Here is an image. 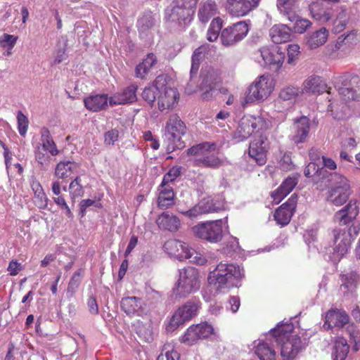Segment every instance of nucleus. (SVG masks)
Masks as SVG:
<instances>
[{"label":"nucleus","mask_w":360,"mask_h":360,"mask_svg":"<svg viewBox=\"0 0 360 360\" xmlns=\"http://www.w3.org/2000/svg\"><path fill=\"white\" fill-rule=\"evenodd\" d=\"M309 11L311 18L321 23L330 21L333 16V7L323 0L313 1L309 5Z\"/></svg>","instance_id":"6ab92c4d"},{"label":"nucleus","mask_w":360,"mask_h":360,"mask_svg":"<svg viewBox=\"0 0 360 360\" xmlns=\"http://www.w3.org/2000/svg\"><path fill=\"white\" fill-rule=\"evenodd\" d=\"M300 94H302V92L299 87L290 85L283 88L280 91L278 98L280 101L293 103Z\"/></svg>","instance_id":"a18cd8bd"},{"label":"nucleus","mask_w":360,"mask_h":360,"mask_svg":"<svg viewBox=\"0 0 360 360\" xmlns=\"http://www.w3.org/2000/svg\"><path fill=\"white\" fill-rule=\"evenodd\" d=\"M157 63L156 56L153 53H148L143 61L136 65L135 69L136 77L141 79H146Z\"/></svg>","instance_id":"f704fd0d"},{"label":"nucleus","mask_w":360,"mask_h":360,"mask_svg":"<svg viewBox=\"0 0 360 360\" xmlns=\"http://www.w3.org/2000/svg\"><path fill=\"white\" fill-rule=\"evenodd\" d=\"M188 245L176 239H170L164 244L165 251L171 257L179 260L187 259L188 255Z\"/></svg>","instance_id":"cd10ccee"},{"label":"nucleus","mask_w":360,"mask_h":360,"mask_svg":"<svg viewBox=\"0 0 360 360\" xmlns=\"http://www.w3.org/2000/svg\"><path fill=\"white\" fill-rule=\"evenodd\" d=\"M349 316L345 311L331 309L326 314L323 328L329 330L333 328H342L347 326L346 330L354 343V349L357 351L360 345V333L355 325L349 323Z\"/></svg>","instance_id":"20e7f679"},{"label":"nucleus","mask_w":360,"mask_h":360,"mask_svg":"<svg viewBox=\"0 0 360 360\" xmlns=\"http://www.w3.org/2000/svg\"><path fill=\"white\" fill-rule=\"evenodd\" d=\"M214 143H202L187 150L188 155H193V165L201 167L217 168L221 165V160L212 152L215 150Z\"/></svg>","instance_id":"6e6552de"},{"label":"nucleus","mask_w":360,"mask_h":360,"mask_svg":"<svg viewBox=\"0 0 360 360\" xmlns=\"http://www.w3.org/2000/svg\"><path fill=\"white\" fill-rule=\"evenodd\" d=\"M310 129L309 120L306 116H302L294 120L291 128L290 139L295 143H304L309 134Z\"/></svg>","instance_id":"412c9836"},{"label":"nucleus","mask_w":360,"mask_h":360,"mask_svg":"<svg viewBox=\"0 0 360 360\" xmlns=\"http://www.w3.org/2000/svg\"><path fill=\"white\" fill-rule=\"evenodd\" d=\"M81 177H75L69 185L70 195L72 199L81 197L84 194V187L81 183Z\"/></svg>","instance_id":"3c124183"},{"label":"nucleus","mask_w":360,"mask_h":360,"mask_svg":"<svg viewBox=\"0 0 360 360\" xmlns=\"http://www.w3.org/2000/svg\"><path fill=\"white\" fill-rule=\"evenodd\" d=\"M203 52L204 47L202 46L199 47L194 51L191 58V68L190 71L191 77H193L197 74Z\"/></svg>","instance_id":"603ef678"},{"label":"nucleus","mask_w":360,"mask_h":360,"mask_svg":"<svg viewBox=\"0 0 360 360\" xmlns=\"http://www.w3.org/2000/svg\"><path fill=\"white\" fill-rule=\"evenodd\" d=\"M48 201L49 199L46 197L44 190L39 192L34 193L33 202L39 209H46L48 206Z\"/></svg>","instance_id":"13d9d810"},{"label":"nucleus","mask_w":360,"mask_h":360,"mask_svg":"<svg viewBox=\"0 0 360 360\" xmlns=\"http://www.w3.org/2000/svg\"><path fill=\"white\" fill-rule=\"evenodd\" d=\"M141 97L151 106L157 102L158 109L163 111L176 106L179 94L176 89L167 85L163 76H158L151 84L143 89Z\"/></svg>","instance_id":"f257e3e1"},{"label":"nucleus","mask_w":360,"mask_h":360,"mask_svg":"<svg viewBox=\"0 0 360 360\" xmlns=\"http://www.w3.org/2000/svg\"><path fill=\"white\" fill-rule=\"evenodd\" d=\"M259 1L260 0H226V8L231 15L243 17L256 7Z\"/></svg>","instance_id":"aec40b11"},{"label":"nucleus","mask_w":360,"mask_h":360,"mask_svg":"<svg viewBox=\"0 0 360 360\" xmlns=\"http://www.w3.org/2000/svg\"><path fill=\"white\" fill-rule=\"evenodd\" d=\"M281 345V356L283 360H290L295 357L297 353L302 349L303 343L297 335H290L281 342H276Z\"/></svg>","instance_id":"5701e85b"},{"label":"nucleus","mask_w":360,"mask_h":360,"mask_svg":"<svg viewBox=\"0 0 360 360\" xmlns=\"http://www.w3.org/2000/svg\"><path fill=\"white\" fill-rule=\"evenodd\" d=\"M78 165L72 161H60L55 168L54 174L58 179H66L70 177L77 169Z\"/></svg>","instance_id":"ea45409f"},{"label":"nucleus","mask_w":360,"mask_h":360,"mask_svg":"<svg viewBox=\"0 0 360 360\" xmlns=\"http://www.w3.org/2000/svg\"><path fill=\"white\" fill-rule=\"evenodd\" d=\"M292 0H278L277 7L281 13L288 15V19L293 21L295 18V5Z\"/></svg>","instance_id":"8fccbe9b"},{"label":"nucleus","mask_w":360,"mask_h":360,"mask_svg":"<svg viewBox=\"0 0 360 360\" xmlns=\"http://www.w3.org/2000/svg\"><path fill=\"white\" fill-rule=\"evenodd\" d=\"M179 354L174 349L172 342H167L163 345L161 354L158 356L157 360H179Z\"/></svg>","instance_id":"de8ad7c7"},{"label":"nucleus","mask_w":360,"mask_h":360,"mask_svg":"<svg viewBox=\"0 0 360 360\" xmlns=\"http://www.w3.org/2000/svg\"><path fill=\"white\" fill-rule=\"evenodd\" d=\"M181 173V167H173L171 168L167 173H166L160 185L165 186H171L170 184L173 183L174 180L178 178Z\"/></svg>","instance_id":"5fc2aeb1"},{"label":"nucleus","mask_w":360,"mask_h":360,"mask_svg":"<svg viewBox=\"0 0 360 360\" xmlns=\"http://www.w3.org/2000/svg\"><path fill=\"white\" fill-rule=\"evenodd\" d=\"M258 54L263 62L262 63V61L259 60V63L269 66L276 71L281 68L285 58V52L277 46L262 47L258 51Z\"/></svg>","instance_id":"ddd939ff"},{"label":"nucleus","mask_w":360,"mask_h":360,"mask_svg":"<svg viewBox=\"0 0 360 360\" xmlns=\"http://www.w3.org/2000/svg\"><path fill=\"white\" fill-rule=\"evenodd\" d=\"M155 23V18L150 12L146 13L141 17L137 22V27L141 34L147 32L153 28Z\"/></svg>","instance_id":"49530a36"},{"label":"nucleus","mask_w":360,"mask_h":360,"mask_svg":"<svg viewBox=\"0 0 360 360\" xmlns=\"http://www.w3.org/2000/svg\"><path fill=\"white\" fill-rule=\"evenodd\" d=\"M293 325L290 323H278L276 328L271 330L269 337L275 342H281L285 338L290 337Z\"/></svg>","instance_id":"58836bf2"},{"label":"nucleus","mask_w":360,"mask_h":360,"mask_svg":"<svg viewBox=\"0 0 360 360\" xmlns=\"http://www.w3.org/2000/svg\"><path fill=\"white\" fill-rule=\"evenodd\" d=\"M300 90L302 94H321L327 91V85L321 77L311 75L304 80Z\"/></svg>","instance_id":"bb28decb"},{"label":"nucleus","mask_w":360,"mask_h":360,"mask_svg":"<svg viewBox=\"0 0 360 360\" xmlns=\"http://www.w3.org/2000/svg\"><path fill=\"white\" fill-rule=\"evenodd\" d=\"M248 25L240 21L229 26L221 32L220 39L224 46H231L241 41L248 33Z\"/></svg>","instance_id":"4468645a"},{"label":"nucleus","mask_w":360,"mask_h":360,"mask_svg":"<svg viewBox=\"0 0 360 360\" xmlns=\"http://www.w3.org/2000/svg\"><path fill=\"white\" fill-rule=\"evenodd\" d=\"M96 206L97 207H101V203L91 199L82 200L79 202V210L82 217H84L86 212V210L91 206Z\"/></svg>","instance_id":"774afa93"},{"label":"nucleus","mask_w":360,"mask_h":360,"mask_svg":"<svg viewBox=\"0 0 360 360\" xmlns=\"http://www.w3.org/2000/svg\"><path fill=\"white\" fill-rule=\"evenodd\" d=\"M158 227L161 229L175 232L179 230L181 223L179 219L169 212H163L156 220Z\"/></svg>","instance_id":"473e14b6"},{"label":"nucleus","mask_w":360,"mask_h":360,"mask_svg":"<svg viewBox=\"0 0 360 360\" xmlns=\"http://www.w3.org/2000/svg\"><path fill=\"white\" fill-rule=\"evenodd\" d=\"M17 39L18 37L14 35L4 34L0 38V44L4 49L6 48L7 49L12 50L17 41Z\"/></svg>","instance_id":"680f3d73"},{"label":"nucleus","mask_w":360,"mask_h":360,"mask_svg":"<svg viewBox=\"0 0 360 360\" xmlns=\"http://www.w3.org/2000/svg\"><path fill=\"white\" fill-rule=\"evenodd\" d=\"M264 124V120L259 117L245 115L238 123L234 137L239 141L247 139L255 130L262 129Z\"/></svg>","instance_id":"2eb2a0df"},{"label":"nucleus","mask_w":360,"mask_h":360,"mask_svg":"<svg viewBox=\"0 0 360 360\" xmlns=\"http://www.w3.org/2000/svg\"><path fill=\"white\" fill-rule=\"evenodd\" d=\"M356 278V274L352 272L340 275L341 285L340 290L345 296H348L355 290Z\"/></svg>","instance_id":"37998d69"},{"label":"nucleus","mask_w":360,"mask_h":360,"mask_svg":"<svg viewBox=\"0 0 360 360\" xmlns=\"http://www.w3.org/2000/svg\"><path fill=\"white\" fill-rule=\"evenodd\" d=\"M243 276V269L238 265L220 262L210 271L208 281L217 290H222L236 287Z\"/></svg>","instance_id":"f03ea898"},{"label":"nucleus","mask_w":360,"mask_h":360,"mask_svg":"<svg viewBox=\"0 0 360 360\" xmlns=\"http://www.w3.org/2000/svg\"><path fill=\"white\" fill-rule=\"evenodd\" d=\"M350 20V15L345 6H341L333 20V32L340 33L343 31Z\"/></svg>","instance_id":"79ce46f5"},{"label":"nucleus","mask_w":360,"mask_h":360,"mask_svg":"<svg viewBox=\"0 0 360 360\" xmlns=\"http://www.w3.org/2000/svg\"><path fill=\"white\" fill-rule=\"evenodd\" d=\"M345 82V80H342V86H339L338 83L335 82V88L338 89V96L341 101L335 98H328V101L330 102L328 110L331 111L333 115L338 119L342 117V114L347 109L345 104L349 101L356 99L354 91L347 82L344 83Z\"/></svg>","instance_id":"9d476101"},{"label":"nucleus","mask_w":360,"mask_h":360,"mask_svg":"<svg viewBox=\"0 0 360 360\" xmlns=\"http://www.w3.org/2000/svg\"><path fill=\"white\" fill-rule=\"evenodd\" d=\"M328 37V30L326 27H321L308 36L307 44L311 49H314L323 45Z\"/></svg>","instance_id":"a19ab883"},{"label":"nucleus","mask_w":360,"mask_h":360,"mask_svg":"<svg viewBox=\"0 0 360 360\" xmlns=\"http://www.w3.org/2000/svg\"><path fill=\"white\" fill-rule=\"evenodd\" d=\"M217 13L218 8L216 3L214 1L208 0L200 4L198 15L200 22L206 23Z\"/></svg>","instance_id":"4c0bfd02"},{"label":"nucleus","mask_w":360,"mask_h":360,"mask_svg":"<svg viewBox=\"0 0 360 360\" xmlns=\"http://www.w3.org/2000/svg\"><path fill=\"white\" fill-rule=\"evenodd\" d=\"M85 108L91 112H99L108 108L109 98L107 94L89 95L84 98Z\"/></svg>","instance_id":"c756f323"},{"label":"nucleus","mask_w":360,"mask_h":360,"mask_svg":"<svg viewBox=\"0 0 360 360\" xmlns=\"http://www.w3.org/2000/svg\"><path fill=\"white\" fill-rule=\"evenodd\" d=\"M17 122L19 134L22 136H25L28 129L29 120L22 111H18L17 113Z\"/></svg>","instance_id":"4d7b16f0"},{"label":"nucleus","mask_w":360,"mask_h":360,"mask_svg":"<svg viewBox=\"0 0 360 360\" xmlns=\"http://www.w3.org/2000/svg\"><path fill=\"white\" fill-rule=\"evenodd\" d=\"M349 347L347 340L343 338H338L335 342L333 360H345L349 352Z\"/></svg>","instance_id":"c03bdc74"},{"label":"nucleus","mask_w":360,"mask_h":360,"mask_svg":"<svg viewBox=\"0 0 360 360\" xmlns=\"http://www.w3.org/2000/svg\"><path fill=\"white\" fill-rule=\"evenodd\" d=\"M186 124L179 115L176 114L169 115L166 122L164 134L167 153H169L176 149H181L185 147L182 136L186 134Z\"/></svg>","instance_id":"7ed1b4c3"},{"label":"nucleus","mask_w":360,"mask_h":360,"mask_svg":"<svg viewBox=\"0 0 360 360\" xmlns=\"http://www.w3.org/2000/svg\"><path fill=\"white\" fill-rule=\"evenodd\" d=\"M193 328V325L186 330L184 335L180 338L181 342L187 345H193L199 340V336Z\"/></svg>","instance_id":"6e6d98bb"},{"label":"nucleus","mask_w":360,"mask_h":360,"mask_svg":"<svg viewBox=\"0 0 360 360\" xmlns=\"http://www.w3.org/2000/svg\"><path fill=\"white\" fill-rule=\"evenodd\" d=\"M278 162L281 168L283 170L288 171L292 168L291 157L289 154L281 153Z\"/></svg>","instance_id":"0e129e2a"},{"label":"nucleus","mask_w":360,"mask_h":360,"mask_svg":"<svg viewBox=\"0 0 360 360\" xmlns=\"http://www.w3.org/2000/svg\"><path fill=\"white\" fill-rule=\"evenodd\" d=\"M311 25V22L307 19H297L295 22L294 29L297 33H303Z\"/></svg>","instance_id":"69168bd1"},{"label":"nucleus","mask_w":360,"mask_h":360,"mask_svg":"<svg viewBox=\"0 0 360 360\" xmlns=\"http://www.w3.org/2000/svg\"><path fill=\"white\" fill-rule=\"evenodd\" d=\"M274 341L269 336L264 340H258L255 342V354L260 360H276V352L270 345Z\"/></svg>","instance_id":"7c9ffc66"},{"label":"nucleus","mask_w":360,"mask_h":360,"mask_svg":"<svg viewBox=\"0 0 360 360\" xmlns=\"http://www.w3.org/2000/svg\"><path fill=\"white\" fill-rule=\"evenodd\" d=\"M239 249V243L235 237H230L226 243L225 247L222 249L224 254L231 256L232 254Z\"/></svg>","instance_id":"bf43d9fd"},{"label":"nucleus","mask_w":360,"mask_h":360,"mask_svg":"<svg viewBox=\"0 0 360 360\" xmlns=\"http://www.w3.org/2000/svg\"><path fill=\"white\" fill-rule=\"evenodd\" d=\"M200 286L198 271L188 266L179 270V278L173 288V292L176 298H184L198 291Z\"/></svg>","instance_id":"39448f33"},{"label":"nucleus","mask_w":360,"mask_h":360,"mask_svg":"<svg viewBox=\"0 0 360 360\" xmlns=\"http://www.w3.org/2000/svg\"><path fill=\"white\" fill-rule=\"evenodd\" d=\"M158 206L166 209L174 203V192L172 186L160 185L158 189Z\"/></svg>","instance_id":"e433bc0d"},{"label":"nucleus","mask_w":360,"mask_h":360,"mask_svg":"<svg viewBox=\"0 0 360 360\" xmlns=\"http://www.w3.org/2000/svg\"><path fill=\"white\" fill-rule=\"evenodd\" d=\"M297 184L296 177L287 178L282 184L271 193L273 201L278 204L287 195H288Z\"/></svg>","instance_id":"72a5a7b5"},{"label":"nucleus","mask_w":360,"mask_h":360,"mask_svg":"<svg viewBox=\"0 0 360 360\" xmlns=\"http://www.w3.org/2000/svg\"><path fill=\"white\" fill-rule=\"evenodd\" d=\"M193 13L183 6L172 1L165 10V18L179 26L184 27L188 25L193 20Z\"/></svg>","instance_id":"dca6fc26"},{"label":"nucleus","mask_w":360,"mask_h":360,"mask_svg":"<svg viewBox=\"0 0 360 360\" xmlns=\"http://www.w3.org/2000/svg\"><path fill=\"white\" fill-rule=\"evenodd\" d=\"M188 255L189 257H188L187 259H189L191 262L195 263L198 265H203L207 262L206 257L202 254L197 252L193 248H188Z\"/></svg>","instance_id":"052dcab7"},{"label":"nucleus","mask_w":360,"mask_h":360,"mask_svg":"<svg viewBox=\"0 0 360 360\" xmlns=\"http://www.w3.org/2000/svg\"><path fill=\"white\" fill-rule=\"evenodd\" d=\"M359 43L357 31L352 30L339 36L335 44V50L345 52L350 51Z\"/></svg>","instance_id":"2f4dec72"},{"label":"nucleus","mask_w":360,"mask_h":360,"mask_svg":"<svg viewBox=\"0 0 360 360\" xmlns=\"http://www.w3.org/2000/svg\"><path fill=\"white\" fill-rule=\"evenodd\" d=\"M40 136V142L34 148V156L39 165L45 166L50 162V157L45 151L52 156H56L59 154V150L47 128L41 129Z\"/></svg>","instance_id":"1a4fd4ad"},{"label":"nucleus","mask_w":360,"mask_h":360,"mask_svg":"<svg viewBox=\"0 0 360 360\" xmlns=\"http://www.w3.org/2000/svg\"><path fill=\"white\" fill-rule=\"evenodd\" d=\"M300 54V46L297 44H292L288 47V63L292 65Z\"/></svg>","instance_id":"e2e57ef3"},{"label":"nucleus","mask_w":360,"mask_h":360,"mask_svg":"<svg viewBox=\"0 0 360 360\" xmlns=\"http://www.w3.org/2000/svg\"><path fill=\"white\" fill-rule=\"evenodd\" d=\"M202 82L200 84L201 97L203 100H209L213 95L219 77L217 72L210 70L202 73Z\"/></svg>","instance_id":"393cba45"},{"label":"nucleus","mask_w":360,"mask_h":360,"mask_svg":"<svg viewBox=\"0 0 360 360\" xmlns=\"http://www.w3.org/2000/svg\"><path fill=\"white\" fill-rule=\"evenodd\" d=\"M121 307L128 315L143 316L146 314L143 302L136 297H127L122 300Z\"/></svg>","instance_id":"c85d7f7f"},{"label":"nucleus","mask_w":360,"mask_h":360,"mask_svg":"<svg viewBox=\"0 0 360 360\" xmlns=\"http://www.w3.org/2000/svg\"><path fill=\"white\" fill-rule=\"evenodd\" d=\"M359 214V207L355 200H351L347 205L338 211L334 215V221L340 226L348 225Z\"/></svg>","instance_id":"a878e982"},{"label":"nucleus","mask_w":360,"mask_h":360,"mask_svg":"<svg viewBox=\"0 0 360 360\" xmlns=\"http://www.w3.org/2000/svg\"><path fill=\"white\" fill-rule=\"evenodd\" d=\"M193 326V328L196 330L198 336H199V340L208 338L214 333V328L207 322Z\"/></svg>","instance_id":"864d4df0"},{"label":"nucleus","mask_w":360,"mask_h":360,"mask_svg":"<svg viewBox=\"0 0 360 360\" xmlns=\"http://www.w3.org/2000/svg\"><path fill=\"white\" fill-rule=\"evenodd\" d=\"M137 89L138 86L135 84H132L121 91L115 93L109 98V105L110 106H115L130 104L135 102L137 100Z\"/></svg>","instance_id":"4be33fe9"},{"label":"nucleus","mask_w":360,"mask_h":360,"mask_svg":"<svg viewBox=\"0 0 360 360\" xmlns=\"http://www.w3.org/2000/svg\"><path fill=\"white\" fill-rule=\"evenodd\" d=\"M290 30L285 25H274L269 30V37L275 44L288 42L290 39Z\"/></svg>","instance_id":"c9c22d12"},{"label":"nucleus","mask_w":360,"mask_h":360,"mask_svg":"<svg viewBox=\"0 0 360 360\" xmlns=\"http://www.w3.org/2000/svg\"><path fill=\"white\" fill-rule=\"evenodd\" d=\"M222 224V219L210 221L195 225L192 230L197 237L210 243H217L223 236Z\"/></svg>","instance_id":"f8f14e48"},{"label":"nucleus","mask_w":360,"mask_h":360,"mask_svg":"<svg viewBox=\"0 0 360 360\" xmlns=\"http://www.w3.org/2000/svg\"><path fill=\"white\" fill-rule=\"evenodd\" d=\"M199 0H173L172 1L183 6L187 10H190L193 14L195 11L196 5Z\"/></svg>","instance_id":"338daca9"},{"label":"nucleus","mask_w":360,"mask_h":360,"mask_svg":"<svg viewBox=\"0 0 360 360\" xmlns=\"http://www.w3.org/2000/svg\"><path fill=\"white\" fill-rule=\"evenodd\" d=\"M222 27V20L219 18H215L211 22L208 30L207 32V39L209 41H216L219 34V32L221 30Z\"/></svg>","instance_id":"09e8293b"},{"label":"nucleus","mask_w":360,"mask_h":360,"mask_svg":"<svg viewBox=\"0 0 360 360\" xmlns=\"http://www.w3.org/2000/svg\"><path fill=\"white\" fill-rule=\"evenodd\" d=\"M332 185L326 192L327 202L336 207L345 204L349 199L352 189L349 181L339 173H334L331 176Z\"/></svg>","instance_id":"0eeeda50"},{"label":"nucleus","mask_w":360,"mask_h":360,"mask_svg":"<svg viewBox=\"0 0 360 360\" xmlns=\"http://www.w3.org/2000/svg\"><path fill=\"white\" fill-rule=\"evenodd\" d=\"M269 143L266 136L261 134L255 137L249 146V155L258 165L262 166L266 162V153Z\"/></svg>","instance_id":"f3484780"},{"label":"nucleus","mask_w":360,"mask_h":360,"mask_svg":"<svg viewBox=\"0 0 360 360\" xmlns=\"http://www.w3.org/2000/svg\"><path fill=\"white\" fill-rule=\"evenodd\" d=\"M297 202V195H292L286 202L283 203L275 211L274 217L278 224L285 226L290 222Z\"/></svg>","instance_id":"b1692460"},{"label":"nucleus","mask_w":360,"mask_h":360,"mask_svg":"<svg viewBox=\"0 0 360 360\" xmlns=\"http://www.w3.org/2000/svg\"><path fill=\"white\" fill-rule=\"evenodd\" d=\"M360 232L358 225H352L348 231L342 229H335L333 231V252L330 258L334 262H339L348 252L352 243V235L356 236Z\"/></svg>","instance_id":"423d86ee"},{"label":"nucleus","mask_w":360,"mask_h":360,"mask_svg":"<svg viewBox=\"0 0 360 360\" xmlns=\"http://www.w3.org/2000/svg\"><path fill=\"white\" fill-rule=\"evenodd\" d=\"M274 89L273 79L269 77L262 75L253 82L248 89L245 96L247 103L255 101H263L266 99Z\"/></svg>","instance_id":"9b49d317"},{"label":"nucleus","mask_w":360,"mask_h":360,"mask_svg":"<svg viewBox=\"0 0 360 360\" xmlns=\"http://www.w3.org/2000/svg\"><path fill=\"white\" fill-rule=\"evenodd\" d=\"M198 311V305L193 302H187L179 307L170 319L167 330H174L185 321L195 316Z\"/></svg>","instance_id":"a211bd4d"}]
</instances>
